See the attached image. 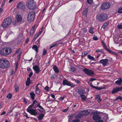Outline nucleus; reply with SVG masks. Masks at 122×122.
Listing matches in <instances>:
<instances>
[{"label":"nucleus","mask_w":122,"mask_h":122,"mask_svg":"<svg viewBox=\"0 0 122 122\" xmlns=\"http://www.w3.org/2000/svg\"><path fill=\"white\" fill-rule=\"evenodd\" d=\"M70 82H69L66 80H64L63 81V85L70 86Z\"/></svg>","instance_id":"nucleus-21"},{"label":"nucleus","mask_w":122,"mask_h":122,"mask_svg":"<svg viewBox=\"0 0 122 122\" xmlns=\"http://www.w3.org/2000/svg\"><path fill=\"white\" fill-rule=\"evenodd\" d=\"M24 115L27 118H30V117H28V115L26 114V113L25 112L24 113Z\"/></svg>","instance_id":"nucleus-54"},{"label":"nucleus","mask_w":122,"mask_h":122,"mask_svg":"<svg viewBox=\"0 0 122 122\" xmlns=\"http://www.w3.org/2000/svg\"><path fill=\"white\" fill-rule=\"evenodd\" d=\"M40 85H41V84L40 83H38L36 85L35 88V93L36 94L38 95L41 92V90L38 87Z\"/></svg>","instance_id":"nucleus-14"},{"label":"nucleus","mask_w":122,"mask_h":122,"mask_svg":"<svg viewBox=\"0 0 122 122\" xmlns=\"http://www.w3.org/2000/svg\"><path fill=\"white\" fill-rule=\"evenodd\" d=\"M118 13H122V7L119 8L117 11Z\"/></svg>","instance_id":"nucleus-39"},{"label":"nucleus","mask_w":122,"mask_h":122,"mask_svg":"<svg viewBox=\"0 0 122 122\" xmlns=\"http://www.w3.org/2000/svg\"><path fill=\"white\" fill-rule=\"evenodd\" d=\"M36 29H35L34 31H32V30H30V36L31 37H32L33 34L35 33Z\"/></svg>","instance_id":"nucleus-37"},{"label":"nucleus","mask_w":122,"mask_h":122,"mask_svg":"<svg viewBox=\"0 0 122 122\" xmlns=\"http://www.w3.org/2000/svg\"><path fill=\"white\" fill-rule=\"evenodd\" d=\"M49 87L47 86H46L44 88L45 90L47 92L49 91Z\"/></svg>","instance_id":"nucleus-47"},{"label":"nucleus","mask_w":122,"mask_h":122,"mask_svg":"<svg viewBox=\"0 0 122 122\" xmlns=\"http://www.w3.org/2000/svg\"><path fill=\"white\" fill-rule=\"evenodd\" d=\"M17 20L18 22H20L22 20V18L21 16L20 15H17L16 17Z\"/></svg>","instance_id":"nucleus-24"},{"label":"nucleus","mask_w":122,"mask_h":122,"mask_svg":"<svg viewBox=\"0 0 122 122\" xmlns=\"http://www.w3.org/2000/svg\"><path fill=\"white\" fill-rule=\"evenodd\" d=\"M17 7L19 9L23 11L25 10L26 9L25 5L20 2L17 4Z\"/></svg>","instance_id":"nucleus-11"},{"label":"nucleus","mask_w":122,"mask_h":122,"mask_svg":"<svg viewBox=\"0 0 122 122\" xmlns=\"http://www.w3.org/2000/svg\"><path fill=\"white\" fill-rule=\"evenodd\" d=\"M119 99H120L121 101H122V95L121 96H119L118 97H117L116 99L115 100V101L118 100Z\"/></svg>","instance_id":"nucleus-35"},{"label":"nucleus","mask_w":122,"mask_h":122,"mask_svg":"<svg viewBox=\"0 0 122 122\" xmlns=\"http://www.w3.org/2000/svg\"><path fill=\"white\" fill-rule=\"evenodd\" d=\"M51 77L52 79H54L55 78V75L53 74H51Z\"/></svg>","instance_id":"nucleus-53"},{"label":"nucleus","mask_w":122,"mask_h":122,"mask_svg":"<svg viewBox=\"0 0 122 122\" xmlns=\"http://www.w3.org/2000/svg\"><path fill=\"white\" fill-rule=\"evenodd\" d=\"M88 10L87 9H85L83 11V15L84 16H86L87 15V13Z\"/></svg>","instance_id":"nucleus-33"},{"label":"nucleus","mask_w":122,"mask_h":122,"mask_svg":"<svg viewBox=\"0 0 122 122\" xmlns=\"http://www.w3.org/2000/svg\"><path fill=\"white\" fill-rule=\"evenodd\" d=\"M30 83V78L29 77H28L27 78V80L25 81V85L26 86H29Z\"/></svg>","instance_id":"nucleus-19"},{"label":"nucleus","mask_w":122,"mask_h":122,"mask_svg":"<svg viewBox=\"0 0 122 122\" xmlns=\"http://www.w3.org/2000/svg\"><path fill=\"white\" fill-rule=\"evenodd\" d=\"M57 46L56 45V43L55 42V44H54L53 45L51 46L50 47V49H51L53 48H55Z\"/></svg>","instance_id":"nucleus-36"},{"label":"nucleus","mask_w":122,"mask_h":122,"mask_svg":"<svg viewBox=\"0 0 122 122\" xmlns=\"http://www.w3.org/2000/svg\"><path fill=\"white\" fill-rule=\"evenodd\" d=\"M108 17L107 14L105 13H102L99 15L98 17V19L99 21H103L106 20Z\"/></svg>","instance_id":"nucleus-5"},{"label":"nucleus","mask_w":122,"mask_h":122,"mask_svg":"<svg viewBox=\"0 0 122 122\" xmlns=\"http://www.w3.org/2000/svg\"><path fill=\"white\" fill-rule=\"evenodd\" d=\"M38 36V34H37L35 36L34 38L33 39V40H35L36 38Z\"/></svg>","instance_id":"nucleus-56"},{"label":"nucleus","mask_w":122,"mask_h":122,"mask_svg":"<svg viewBox=\"0 0 122 122\" xmlns=\"http://www.w3.org/2000/svg\"><path fill=\"white\" fill-rule=\"evenodd\" d=\"M70 85L69 86H71L72 87H74L76 86L75 85L72 83H71V82L70 83Z\"/></svg>","instance_id":"nucleus-49"},{"label":"nucleus","mask_w":122,"mask_h":122,"mask_svg":"<svg viewBox=\"0 0 122 122\" xmlns=\"http://www.w3.org/2000/svg\"><path fill=\"white\" fill-rule=\"evenodd\" d=\"M109 23V21H107L105 23H104L103 24L102 28H103L104 29L108 25Z\"/></svg>","instance_id":"nucleus-28"},{"label":"nucleus","mask_w":122,"mask_h":122,"mask_svg":"<svg viewBox=\"0 0 122 122\" xmlns=\"http://www.w3.org/2000/svg\"><path fill=\"white\" fill-rule=\"evenodd\" d=\"M93 39L95 41H97L98 40V38L97 36H94L93 37Z\"/></svg>","instance_id":"nucleus-48"},{"label":"nucleus","mask_w":122,"mask_h":122,"mask_svg":"<svg viewBox=\"0 0 122 122\" xmlns=\"http://www.w3.org/2000/svg\"><path fill=\"white\" fill-rule=\"evenodd\" d=\"M62 40H61L57 41L55 43L58 46V45L62 44Z\"/></svg>","instance_id":"nucleus-32"},{"label":"nucleus","mask_w":122,"mask_h":122,"mask_svg":"<svg viewBox=\"0 0 122 122\" xmlns=\"http://www.w3.org/2000/svg\"><path fill=\"white\" fill-rule=\"evenodd\" d=\"M26 111L31 115L34 116H36L37 114V112H36V110L35 109H26Z\"/></svg>","instance_id":"nucleus-9"},{"label":"nucleus","mask_w":122,"mask_h":122,"mask_svg":"<svg viewBox=\"0 0 122 122\" xmlns=\"http://www.w3.org/2000/svg\"><path fill=\"white\" fill-rule=\"evenodd\" d=\"M87 57V58L91 60L94 61H96V59L93 57L91 56L90 55H88Z\"/></svg>","instance_id":"nucleus-29"},{"label":"nucleus","mask_w":122,"mask_h":122,"mask_svg":"<svg viewBox=\"0 0 122 122\" xmlns=\"http://www.w3.org/2000/svg\"><path fill=\"white\" fill-rule=\"evenodd\" d=\"M122 79L120 78H119L118 79L115 81V83L119 85H120L122 83Z\"/></svg>","instance_id":"nucleus-23"},{"label":"nucleus","mask_w":122,"mask_h":122,"mask_svg":"<svg viewBox=\"0 0 122 122\" xmlns=\"http://www.w3.org/2000/svg\"><path fill=\"white\" fill-rule=\"evenodd\" d=\"M33 69L35 71L36 73L37 74L39 72L40 69L38 66H34L33 67Z\"/></svg>","instance_id":"nucleus-15"},{"label":"nucleus","mask_w":122,"mask_h":122,"mask_svg":"<svg viewBox=\"0 0 122 122\" xmlns=\"http://www.w3.org/2000/svg\"><path fill=\"white\" fill-rule=\"evenodd\" d=\"M103 46L105 49L107 51L109 52L110 53L112 54H113L114 53H115V52L112 51L111 50L107 48V46L106 45Z\"/></svg>","instance_id":"nucleus-16"},{"label":"nucleus","mask_w":122,"mask_h":122,"mask_svg":"<svg viewBox=\"0 0 122 122\" xmlns=\"http://www.w3.org/2000/svg\"><path fill=\"white\" fill-rule=\"evenodd\" d=\"M90 86L91 87H92V88H95V89H96V88H97V86H95L93 85H92V84H91L90 85Z\"/></svg>","instance_id":"nucleus-58"},{"label":"nucleus","mask_w":122,"mask_h":122,"mask_svg":"<svg viewBox=\"0 0 122 122\" xmlns=\"http://www.w3.org/2000/svg\"><path fill=\"white\" fill-rule=\"evenodd\" d=\"M23 101L24 102L25 104H27V102L26 100V99L25 98H23Z\"/></svg>","instance_id":"nucleus-55"},{"label":"nucleus","mask_w":122,"mask_h":122,"mask_svg":"<svg viewBox=\"0 0 122 122\" xmlns=\"http://www.w3.org/2000/svg\"><path fill=\"white\" fill-rule=\"evenodd\" d=\"M100 95H97L96 96L95 98V99L97 100L98 99L100 98Z\"/></svg>","instance_id":"nucleus-51"},{"label":"nucleus","mask_w":122,"mask_h":122,"mask_svg":"<svg viewBox=\"0 0 122 122\" xmlns=\"http://www.w3.org/2000/svg\"><path fill=\"white\" fill-rule=\"evenodd\" d=\"M35 12L34 11L30 12L28 14L27 17L28 21L29 22L33 21L35 17Z\"/></svg>","instance_id":"nucleus-6"},{"label":"nucleus","mask_w":122,"mask_h":122,"mask_svg":"<svg viewBox=\"0 0 122 122\" xmlns=\"http://www.w3.org/2000/svg\"><path fill=\"white\" fill-rule=\"evenodd\" d=\"M33 74V73L32 72H30V74L29 75V77L30 78V77H31L32 76Z\"/></svg>","instance_id":"nucleus-60"},{"label":"nucleus","mask_w":122,"mask_h":122,"mask_svg":"<svg viewBox=\"0 0 122 122\" xmlns=\"http://www.w3.org/2000/svg\"><path fill=\"white\" fill-rule=\"evenodd\" d=\"M9 66V62L8 60L3 59H0V67L4 69L7 68Z\"/></svg>","instance_id":"nucleus-2"},{"label":"nucleus","mask_w":122,"mask_h":122,"mask_svg":"<svg viewBox=\"0 0 122 122\" xmlns=\"http://www.w3.org/2000/svg\"><path fill=\"white\" fill-rule=\"evenodd\" d=\"M36 26V25L33 26L32 27V28L31 30H32V31H34V30H35V27Z\"/></svg>","instance_id":"nucleus-59"},{"label":"nucleus","mask_w":122,"mask_h":122,"mask_svg":"<svg viewBox=\"0 0 122 122\" xmlns=\"http://www.w3.org/2000/svg\"><path fill=\"white\" fill-rule=\"evenodd\" d=\"M87 53L86 51H85L84 52H82V55L81 56V57H83L85 55H86L87 54Z\"/></svg>","instance_id":"nucleus-43"},{"label":"nucleus","mask_w":122,"mask_h":122,"mask_svg":"<svg viewBox=\"0 0 122 122\" xmlns=\"http://www.w3.org/2000/svg\"><path fill=\"white\" fill-rule=\"evenodd\" d=\"M104 88V87H98V86H97L96 89H97L98 90H100Z\"/></svg>","instance_id":"nucleus-50"},{"label":"nucleus","mask_w":122,"mask_h":122,"mask_svg":"<svg viewBox=\"0 0 122 122\" xmlns=\"http://www.w3.org/2000/svg\"><path fill=\"white\" fill-rule=\"evenodd\" d=\"M87 2L90 4H92L93 2V0H87Z\"/></svg>","instance_id":"nucleus-46"},{"label":"nucleus","mask_w":122,"mask_h":122,"mask_svg":"<svg viewBox=\"0 0 122 122\" xmlns=\"http://www.w3.org/2000/svg\"><path fill=\"white\" fill-rule=\"evenodd\" d=\"M80 120L78 119H74L71 121V122H79Z\"/></svg>","instance_id":"nucleus-41"},{"label":"nucleus","mask_w":122,"mask_h":122,"mask_svg":"<svg viewBox=\"0 0 122 122\" xmlns=\"http://www.w3.org/2000/svg\"><path fill=\"white\" fill-rule=\"evenodd\" d=\"M91 115H93V119L95 121H97L101 118V116L97 114V112H92L91 114Z\"/></svg>","instance_id":"nucleus-7"},{"label":"nucleus","mask_w":122,"mask_h":122,"mask_svg":"<svg viewBox=\"0 0 122 122\" xmlns=\"http://www.w3.org/2000/svg\"><path fill=\"white\" fill-rule=\"evenodd\" d=\"M43 28V27L42 28L40 29L39 30V32L38 35V36L40 35L41 34V32L42 31V29Z\"/></svg>","instance_id":"nucleus-52"},{"label":"nucleus","mask_w":122,"mask_h":122,"mask_svg":"<svg viewBox=\"0 0 122 122\" xmlns=\"http://www.w3.org/2000/svg\"><path fill=\"white\" fill-rule=\"evenodd\" d=\"M83 113L82 115L83 116H86L90 113V112L88 111L87 110H86L81 112Z\"/></svg>","instance_id":"nucleus-17"},{"label":"nucleus","mask_w":122,"mask_h":122,"mask_svg":"<svg viewBox=\"0 0 122 122\" xmlns=\"http://www.w3.org/2000/svg\"><path fill=\"white\" fill-rule=\"evenodd\" d=\"M32 48L37 53L38 52V49L37 46L36 45H33Z\"/></svg>","instance_id":"nucleus-27"},{"label":"nucleus","mask_w":122,"mask_h":122,"mask_svg":"<svg viewBox=\"0 0 122 122\" xmlns=\"http://www.w3.org/2000/svg\"><path fill=\"white\" fill-rule=\"evenodd\" d=\"M111 6L110 4L108 2H104L101 5V8L102 10H106L109 8Z\"/></svg>","instance_id":"nucleus-8"},{"label":"nucleus","mask_w":122,"mask_h":122,"mask_svg":"<svg viewBox=\"0 0 122 122\" xmlns=\"http://www.w3.org/2000/svg\"><path fill=\"white\" fill-rule=\"evenodd\" d=\"M18 61H17L15 63V70H17L18 69Z\"/></svg>","instance_id":"nucleus-44"},{"label":"nucleus","mask_w":122,"mask_h":122,"mask_svg":"<svg viewBox=\"0 0 122 122\" xmlns=\"http://www.w3.org/2000/svg\"><path fill=\"white\" fill-rule=\"evenodd\" d=\"M78 92L79 94L80 95H82L85 93V90L83 89L79 90L78 91Z\"/></svg>","instance_id":"nucleus-22"},{"label":"nucleus","mask_w":122,"mask_h":122,"mask_svg":"<svg viewBox=\"0 0 122 122\" xmlns=\"http://www.w3.org/2000/svg\"><path fill=\"white\" fill-rule=\"evenodd\" d=\"M8 99L9 100L12 97V94L11 93H9L7 96Z\"/></svg>","instance_id":"nucleus-40"},{"label":"nucleus","mask_w":122,"mask_h":122,"mask_svg":"<svg viewBox=\"0 0 122 122\" xmlns=\"http://www.w3.org/2000/svg\"><path fill=\"white\" fill-rule=\"evenodd\" d=\"M30 94L31 97V98L32 100H34L35 99V95L33 92H31L30 93Z\"/></svg>","instance_id":"nucleus-25"},{"label":"nucleus","mask_w":122,"mask_h":122,"mask_svg":"<svg viewBox=\"0 0 122 122\" xmlns=\"http://www.w3.org/2000/svg\"><path fill=\"white\" fill-rule=\"evenodd\" d=\"M47 53V51L46 50H44L43 51V54L42 56H44Z\"/></svg>","instance_id":"nucleus-42"},{"label":"nucleus","mask_w":122,"mask_h":122,"mask_svg":"<svg viewBox=\"0 0 122 122\" xmlns=\"http://www.w3.org/2000/svg\"><path fill=\"white\" fill-rule=\"evenodd\" d=\"M89 33H91L92 34L94 33L93 29V27H91L90 28L89 30Z\"/></svg>","instance_id":"nucleus-34"},{"label":"nucleus","mask_w":122,"mask_h":122,"mask_svg":"<svg viewBox=\"0 0 122 122\" xmlns=\"http://www.w3.org/2000/svg\"><path fill=\"white\" fill-rule=\"evenodd\" d=\"M118 28L120 29H121L122 28V25H118L117 27Z\"/></svg>","instance_id":"nucleus-63"},{"label":"nucleus","mask_w":122,"mask_h":122,"mask_svg":"<svg viewBox=\"0 0 122 122\" xmlns=\"http://www.w3.org/2000/svg\"><path fill=\"white\" fill-rule=\"evenodd\" d=\"M122 89L121 87H116L113 88L112 90V94H114L116 93L117 92L120 91H122Z\"/></svg>","instance_id":"nucleus-13"},{"label":"nucleus","mask_w":122,"mask_h":122,"mask_svg":"<svg viewBox=\"0 0 122 122\" xmlns=\"http://www.w3.org/2000/svg\"><path fill=\"white\" fill-rule=\"evenodd\" d=\"M109 61V60L107 59H102L100 60L99 62L103 66H105Z\"/></svg>","instance_id":"nucleus-12"},{"label":"nucleus","mask_w":122,"mask_h":122,"mask_svg":"<svg viewBox=\"0 0 122 122\" xmlns=\"http://www.w3.org/2000/svg\"><path fill=\"white\" fill-rule=\"evenodd\" d=\"M83 71L87 74L90 76L94 74V72L91 70L86 68L83 70Z\"/></svg>","instance_id":"nucleus-10"},{"label":"nucleus","mask_w":122,"mask_h":122,"mask_svg":"<svg viewBox=\"0 0 122 122\" xmlns=\"http://www.w3.org/2000/svg\"><path fill=\"white\" fill-rule=\"evenodd\" d=\"M83 32L86 33L87 31V30L86 29V28H84L83 29Z\"/></svg>","instance_id":"nucleus-61"},{"label":"nucleus","mask_w":122,"mask_h":122,"mask_svg":"<svg viewBox=\"0 0 122 122\" xmlns=\"http://www.w3.org/2000/svg\"><path fill=\"white\" fill-rule=\"evenodd\" d=\"M51 97L52 98H53L55 99V95H54L53 94H51Z\"/></svg>","instance_id":"nucleus-64"},{"label":"nucleus","mask_w":122,"mask_h":122,"mask_svg":"<svg viewBox=\"0 0 122 122\" xmlns=\"http://www.w3.org/2000/svg\"><path fill=\"white\" fill-rule=\"evenodd\" d=\"M12 49L10 48H2L0 51V54L2 56H7L12 52Z\"/></svg>","instance_id":"nucleus-3"},{"label":"nucleus","mask_w":122,"mask_h":122,"mask_svg":"<svg viewBox=\"0 0 122 122\" xmlns=\"http://www.w3.org/2000/svg\"><path fill=\"white\" fill-rule=\"evenodd\" d=\"M44 116V114L42 113H41L37 117L38 119L39 120L41 121L43 119Z\"/></svg>","instance_id":"nucleus-20"},{"label":"nucleus","mask_w":122,"mask_h":122,"mask_svg":"<svg viewBox=\"0 0 122 122\" xmlns=\"http://www.w3.org/2000/svg\"><path fill=\"white\" fill-rule=\"evenodd\" d=\"M11 22V19L10 18H7L5 19L2 23V26L4 28L8 27Z\"/></svg>","instance_id":"nucleus-4"},{"label":"nucleus","mask_w":122,"mask_h":122,"mask_svg":"<svg viewBox=\"0 0 122 122\" xmlns=\"http://www.w3.org/2000/svg\"><path fill=\"white\" fill-rule=\"evenodd\" d=\"M14 88L16 92H17L19 91V86L17 85H15Z\"/></svg>","instance_id":"nucleus-31"},{"label":"nucleus","mask_w":122,"mask_h":122,"mask_svg":"<svg viewBox=\"0 0 122 122\" xmlns=\"http://www.w3.org/2000/svg\"><path fill=\"white\" fill-rule=\"evenodd\" d=\"M26 5L29 9L33 10L36 8V4L34 0H28L26 3Z\"/></svg>","instance_id":"nucleus-1"},{"label":"nucleus","mask_w":122,"mask_h":122,"mask_svg":"<svg viewBox=\"0 0 122 122\" xmlns=\"http://www.w3.org/2000/svg\"><path fill=\"white\" fill-rule=\"evenodd\" d=\"M96 79L95 78H91L90 80V81H95L96 80Z\"/></svg>","instance_id":"nucleus-62"},{"label":"nucleus","mask_w":122,"mask_h":122,"mask_svg":"<svg viewBox=\"0 0 122 122\" xmlns=\"http://www.w3.org/2000/svg\"><path fill=\"white\" fill-rule=\"evenodd\" d=\"M83 116L82 114L81 113H80L77 115L75 116V118H80L82 117Z\"/></svg>","instance_id":"nucleus-26"},{"label":"nucleus","mask_w":122,"mask_h":122,"mask_svg":"<svg viewBox=\"0 0 122 122\" xmlns=\"http://www.w3.org/2000/svg\"><path fill=\"white\" fill-rule=\"evenodd\" d=\"M74 80L75 81V82L78 84H81V82L79 80L75 79H74Z\"/></svg>","instance_id":"nucleus-45"},{"label":"nucleus","mask_w":122,"mask_h":122,"mask_svg":"<svg viewBox=\"0 0 122 122\" xmlns=\"http://www.w3.org/2000/svg\"><path fill=\"white\" fill-rule=\"evenodd\" d=\"M81 98L83 101H85L86 99V97L85 95L84 94L81 95H80Z\"/></svg>","instance_id":"nucleus-30"},{"label":"nucleus","mask_w":122,"mask_h":122,"mask_svg":"<svg viewBox=\"0 0 122 122\" xmlns=\"http://www.w3.org/2000/svg\"><path fill=\"white\" fill-rule=\"evenodd\" d=\"M53 69L55 72L57 73H58L59 72V70L58 68L55 65H53Z\"/></svg>","instance_id":"nucleus-18"},{"label":"nucleus","mask_w":122,"mask_h":122,"mask_svg":"<svg viewBox=\"0 0 122 122\" xmlns=\"http://www.w3.org/2000/svg\"><path fill=\"white\" fill-rule=\"evenodd\" d=\"M76 70V68L74 67H73L71 68L70 71L72 72H74Z\"/></svg>","instance_id":"nucleus-38"},{"label":"nucleus","mask_w":122,"mask_h":122,"mask_svg":"<svg viewBox=\"0 0 122 122\" xmlns=\"http://www.w3.org/2000/svg\"><path fill=\"white\" fill-rule=\"evenodd\" d=\"M34 105L32 104H31L29 106L27 109H29V108H31Z\"/></svg>","instance_id":"nucleus-57"}]
</instances>
